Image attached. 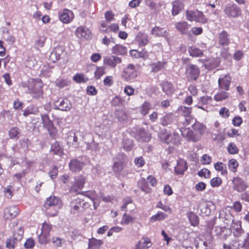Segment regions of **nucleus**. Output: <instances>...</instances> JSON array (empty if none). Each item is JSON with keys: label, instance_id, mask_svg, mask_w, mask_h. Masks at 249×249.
Masks as SVG:
<instances>
[{"label": "nucleus", "instance_id": "f257e3e1", "mask_svg": "<svg viewBox=\"0 0 249 249\" xmlns=\"http://www.w3.org/2000/svg\"><path fill=\"white\" fill-rule=\"evenodd\" d=\"M43 84L40 80L32 79L28 82L27 88L28 93L32 95L33 98L38 99L43 98Z\"/></svg>", "mask_w": 249, "mask_h": 249}, {"label": "nucleus", "instance_id": "f03ea898", "mask_svg": "<svg viewBox=\"0 0 249 249\" xmlns=\"http://www.w3.org/2000/svg\"><path fill=\"white\" fill-rule=\"evenodd\" d=\"M186 17L189 21H195L201 24L206 23L208 19L201 11L196 10H186Z\"/></svg>", "mask_w": 249, "mask_h": 249}, {"label": "nucleus", "instance_id": "7ed1b4c3", "mask_svg": "<svg viewBox=\"0 0 249 249\" xmlns=\"http://www.w3.org/2000/svg\"><path fill=\"white\" fill-rule=\"evenodd\" d=\"M41 118L43 127L47 130L51 137L54 138L57 133V129L49 116L47 114H41Z\"/></svg>", "mask_w": 249, "mask_h": 249}, {"label": "nucleus", "instance_id": "20e7f679", "mask_svg": "<svg viewBox=\"0 0 249 249\" xmlns=\"http://www.w3.org/2000/svg\"><path fill=\"white\" fill-rule=\"evenodd\" d=\"M138 75V71L133 64H130L124 69L122 77L124 81L129 82L134 80Z\"/></svg>", "mask_w": 249, "mask_h": 249}, {"label": "nucleus", "instance_id": "39448f33", "mask_svg": "<svg viewBox=\"0 0 249 249\" xmlns=\"http://www.w3.org/2000/svg\"><path fill=\"white\" fill-rule=\"evenodd\" d=\"M23 230L20 228L17 232H15L12 238L9 239L6 241V247L9 249H14L17 246L19 241L23 237Z\"/></svg>", "mask_w": 249, "mask_h": 249}, {"label": "nucleus", "instance_id": "423d86ee", "mask_svg": "<svg viewBox=\"0 0 249 249\" xmlns=\"http://www.w3.org/2000/svg\"><path fill=\"white\" fill-rule=\"evenodd\" d=\"M186 74L188 81H196L199 75L200 71L197 66L189 64L186 68Z\"/></svg>", "mask_w": 249, "mask_h": 249}, {"label": "nucleus", "instance_id": "0eeeda50", "mask_svg": "<svg viewBox=\"0 0 249 249\" xmlns=\"http://www.w3.org/2000/svg\"><path fill=\"white\" fill-rule=\"evenodd\" d=\"M179 130L182 137L188 141L196 142L200 139V135L195 133L190 128L182 127Z\"/></svg>", "mask_w": 249, "mask_h": 249}, {"label": "nucleus", "instance_id": "6e6552de", "mask_svg": "<svg viewBox=\"0 0 249 249\" xmlns=\"http://www.w3.org/2000/svg\"><path fill=\"white\" fill-rule=\"evenodd\" d=\"M232 188L238 193L244 192L248 187L247 182L242 178L236 177L232 179Z\"/></svg>", "mask_w": 249, "mask_h": 249}, {"label": "nucleus", "instance_id": "1a4fd4ad", "mask_svg": "<svg viewBox=\"0 0 249 249\" xmlns=\"http://www.w3.org/2000/svg\"><path fill=\"white\" fill-rule=\"evenodd\" d=\"M55 108L68 111L72 107L71 103L67 98H59L54 103Z\"/></svg>", "mask_w": 249, "mask_h": 249}, {"label": "nucleus", "instance_id": "9d476101", "mask_svg": "<svg viewBox=\"0 0 249 249\" xmlns=\"http://www.w3.org/2000/svg\"><path fill=\"white\" fill-rule=\"evenodd\" d=\"M162 141L167 143H173L177 144L179 142V136L176 132H173L170 134H163L160 136Z\"/></svg>", "mask_w": 249, "mask_h": 249}, {"label": "nucleus", "instance_id": "9b49d317", "mask_svg": "<svg viewBox=\"0 0 249 249\" xmlns=\"http://www.w3.org/2000/svg\"><path fill=\"white\" fill-rule=\"evenodd\" d=\"M86 178L83 175H78L75 177L74 181L71 187V190L73 192H77L78 190L82 189L86 182Z\"/></svg>", "mask_w": 249, "mask_h": 249}, {"label": "nucleus", "instance_id": "f8f14e48", "mask_svg": "<svg viewBox=\"0 0 249 249\" xmlns=\"http://www.w3.org/2000/svg\"><path fill=\"white\" fill-rule=\"evenodd\" d=\"M224 12L228 17L235 18L241 14L240 9L235 4L227 5Z\"/></svg>", "mask_w": 249, "mask_h": 249}, {"label": "nucleus", "instance_id": "ddd939ff", "mask_svg": "<svg viewBox=\"0 0 249 249\" xmlns=\"http://www.w3.org/2000/svg\"><path fill=\"white\" fill-rule=\"evenodd\" d=\"M231 78L229 74L221 75L218 79V86L221 89L228 90L229 89Z\"/></svg>", "mask_w": 249, "mask_h": 249}, {"label": "nucleus", "instance_id": "4468645a", "mask_svg": "<svg viewBox=\"0 0 249 249\" xmlns=\"http://www.w3.org/2000/svg\"><path fill=\"white\" fill-rule=\"evenodd\" d=\"M126 156L123 154L119 153L116 156V159L119 160V161H115L113 166V170L115 172H121L123 168V162L125 160Z\"/></svg>", "mask_w": 249, "mask_h": 249}, {"label": "nucleus", "instance_id": "2eb2a0df", "mask_svg": "<svg viewBox=\"0 0 249 249\" xmlns=\"http://www.w3.org/2000/svg\"><path fill=\"white\" fill-rule=\"evenodd\" d=\"M135 138L141 142H147L150 140V136L148 132L142 128L136 129Z\"/></svg>", "mask_w": 249, "mask_h": 249}, {"label": "nucleus", "instance_id": "dca6fc26", "mask_svg": "<svg viewBox=\"0 0 249 249\" xmlns=\"http://www.w3.org/2000/svg\"><path fill=\"white\" fill-rule=\"evenodd\" d=\"M230 43L229 35L225 31H222L218 36L217 44L221 47H225Z\"/></svg>", "mask_w": 249, "mask_h": 249}, {"label": "nucleus", "instance_id": "f3484780", "mask_svg": "<svg viewBox=\"0 0 249 249\" xmlns=\"http://www.w3.org/2000/svg\"><path fill=\"white\" fill-rule=\"evenodd\" d=\"M59 18L64 23H68L72 20L73 14L71 11L65 9L59 13Z\"/></svg>", "mask_w": 249, "mask_h": 249}, {"label": "nucleus", "instance_id": "a211bd4d", "mask_svg": "<svg viewBox=\"0 0 249 249\" xmlns=\"http://www.w3.org/2000/svg\"><path fill=\"white\" fill-rule=\"evenodd\" d=\"M121 62V58L114 55L106 56L104 58V64L112 68H115L118 64H120Z\"/></svg>", "mask_w": 249, "mask_h": 249}, {"label": "nucleus", "instance_id": "6ab92c4d", "mask_svg": "<svg viewBox=\"0 0 249 249\" xmlns=\"http://www.w3.org/2000/svg\"><path fill=\"white\" fill-rule=\"evenodd\" d=\"M75 35L77 37L84 38L87 39L91 37L89 30L84 26L78 27L75 32Z\"/></svg>", "mask_w": 249, "mask_h": 249}, {"label": "nucleus", "instance_id": "aec40b11", "mask_svg": "<svg viewBox=\"0 0 249 249\" xmlns=\"http://www.w3.org/2000/svg\"><path fill=\"white\" fill-rule=\"evenodd\" d=\"M230 227L231 232L236 237H240L244 233V231L242 228L241 222L240 221H236L235 222L231 223Z\"/></svg>", "mask_w": 249, "mask_h": 249}, {"label": "nucleus", "instance_id": "412c9836", "mask_svg": "<svg viewBox=\"0 0 249 249\" xmlns=\"http://www.w3.org/2000/svg\"><path fill=\"white\" fill-rule=\"evenodd\" d=\"M19 212V210L17 206H10L5 209L4 217L6 219H13L18 215Z\"/></svg>", "mask_w": 249, "mask_h": 249}, {"label": "nucleus", "instance_id": "4be33fe9", "mask_svg": "<svg viewBox=\"0 0 249 249\" xmlns=\"http://www.w3.org/2000/svg\"><path fill=\"white\" fill-rule=\"evenodd\" d=\"M84 165V163L83 162L77 159L71 160L69 164L70 170L73 172L80 171L83 167Z\"/></svg>", "mask_w": 249, "mask_h": 249}, {"label": "nucleus", "instance_id": "5701e85b", "mask_svg": "<svg viewBox=\"0 0 249 249\" xmlns=\"http://www.w3.org/2000/svg\"><path fill=\"white\" fill-rule=\"evenodd\" d=\"M151 34L157 37H163L166 39L168 38V32L164 28L159 26H155L151 31Z\"/></svg>", "mask_w": 249, "mask_h": 249}, {"label": "nucleus", "instance_id": "b1692460", "mask_svg": "<svg viewBox=\"0 0 249 249\" xmlns=\"http://www.w3.org/2000/svg\"><path fill=\"white\" fill-rule=\"evenodd\" d=\"M176 29L182 35H187L188 33V30L190 26L186 21H181L175 24Z\"/></svg>", "mask_w": 249, "mask_h": 249}, {"label": "nucleus", "instance_id": "393cba45", "mask_svg": "<svg viewBox=\"0 0 249 249\" xmlns=\"http://www.w3.org/2000/svg\"><path fill=\"white\" fill-rule=\"evenodd\" d=\"M84 204L83 201L80 198H77L72 200L70 204L71 212L73 213H75L76 212H78L80 207Z\"/></svg>", "mask_w": 249, "mask_h": 249}, {"label": "nucleus", "instance_id": "a878e982", "mask_svg": "<svg viewBox=\"0 0 249 249\" xmlns=\"http://www.w3.org/2000/svg\"><path fill=\"white\" fill-rule=\"evenodd\" d=\"M167 63L165 61H157L150 64L151 71L154 73L163 70L166 66Z\"/></svg>", "mask_w": 249, "mask_h": 249}, {"label": "nucleus", "instance_id": "bb28decb", "mask_svg": "<svg viewBox=\"0 0 249 249\" xmlns=\"http://www.w3.org/2000/svg\"><path fill=\"white\" fill-rule=\"evenodd\" d=\"M136 40L140 46H144L148 43V36L145 33L139 32L136 36Z\"/></svg>", "mask_w": 249, "mask_h": 249}, {"label": "nucleus", "instance_id": "cd10ccee", "mask_svg": "<svg viewBox=\"0 0 249 249\" xmlns=\"http://www.w3.org/2000/svg\"><path fill=\"white\" fill-rule=\"evenodd\" d=\"M60 202V200L58 197L55 196H51L46 199L44 207L46 209H48L50 207L58 205Z\"/></svg>", "mask_w": 249, "mask_h": 249}, {"label": "nucleus", "instance_id": "c85d7f7f", "mask_svg": "<svg viewBox=\"0 0 249 249\" xmlns=\"http://www.w3.org/2000/svg\"><path fill=\"white\" fill-rule=\"evenodd\" d=\"M187 168L186 162L181 160L178 162L177 166L175 167V171L177 174L182 175Z\"/></svg>", "mask_w": 249, "mask_h": 249}, {"label": "nucleus", "instance_id": "c756f323", "mask_svg": "<svg viewBox=\"0 0 249 249\" xmlns=\"http://www.w3.org/2000/svg\"><path fill=\"white\" fill-rule=\"evenodd\" d=\"M152 245L148 238H143L142 241H140L135 246V249H148Z\"/></svg>", "mask_w": 249, "mask_h": 249}, {"label": "nucleus", "instance_id": "7c9ffc66", "mask_svg": "<svg viewBox=\"0 0 249 249\" xmlns=\"http://www.w3.org/2000/svg\"><path fill=\"white\" fill-rule=\"evenodd\" d=\"M103 242L101 240L91 238L89 239L88 243V249H98L103 245Z\"/></svg>", "mask_w": 249, "mask_h": 249}, {"label": "nucleus", "instance_id": "2f4dec72", "mask_svg": "<svg viewBox=\"0 0 249 249\" xmlns=\"http://www.w3.org/2000/svg\"><path fill=\"white\" fill-rule=\"evenodd\" d=\"M161 86L163 91L167 95H171L174 92V87L171 83L167 81L163 82L161 84Z\"/></svg>", "mask_w": 249, "mask_h": 249}, {"label": "nucleus", "instance_id": "473e14b6", "mask_svg": "<svg viewBox=\"0 0 249 249\" xmlns=\"http://www.w3.org/2000/svg\"><path fill=\"white\" fill-rule=\"evenodd\" d=\"M172 14L173 16L178 15L183 8V4L178 0H176L172 2Z\"/></svg>", "mask_w": 249, "mask_h": 249}, {"label": "nucleus", "instance_id": "72a5a7b5", "mask_svg": "<svg viewBox=\"0 0 249 249\" xmlns=\"http://www.w3.org/2000/svg\"><path fill=\"white\" fill-rule=\"evenodd\" d=\"M174 116L171 114H167L165 116H163L160 119V123L163 126H167L168 124H170L174 120Z\"/></svg>", "mask_w": 249, "mask_h": 249}, {"label": "nucleus", "instance_id": "f704fd0d", "mask_svg": "<svg viewBox=\"0 0 249 249\" xmlns=\"http://www.w3.org/2000/svg\"><path fill=\"white\" fill-rule=\"evenodd\" d=\"M188 52L190 55L193 57H201L203 54V52L199 49L195 47H190Z\"/></svg>", "mask_w": 249, "mask_h": 249}, {"label": "nucleus", "instance_id": "c9c22d12", "mask_svg": "<svg viewBox=\"0 0 249 249\" xmlns=\"http://www.w3.org/2000/svg\"><path fill=\"white\" fill-rule=\"evenodd\" d=\"M139 187L144 192L149 193L151 192V189L148 186L147 182L144 178H141L138 182Z\"/></svg>", "mask_w": 249, "mask_h": 249}, {"label": "nucleus", "instance_id": "e433bc0d", "mask_svg": "<svg viewBox=\"0 0 249 249\" xmlns=\"http://www.w3.org/2000/svg\"><path fill=\"white\" fill-rule=\"evenodd\" d=\"M225 215L224 220L223 221L225 225L228 226L231 222H235L233 217L230 213H225L224 211L220 212L219 213V218H222V215Z\"/></svg>", "mask_w": 249, "mask_h": 249}, {"label": "nucleus", "instance_id": "4c0bfd02", "mask_svg": "<svg viewBox=\"0 0 249 249\" xmlns=\"http://www.w3.org/2000/svg\"><path fill=\"white\" fill-rule=\"evenodd\" d=\"M215 169L218 171H220L221 175H226L228 173L226 165L221 162H217L214 164Z\"/></svg>", "mask_w": 249, "mask_h": 249}, {"label": "nucleus", "instance_id": "58836bf2", "mask_svg": "<svg viewBox=\"0 0 249 249\" xmlns=\"http://www.w3.org/2000/svg\"><path fill=\"white\" fill-rule=\"evenodd\" d=\"M122 144L124 149L127 151L131 150L133 147L132 141L127 138H123Z\"/></svg>", "mask_w": 249, "mask_h": 249}, {"label": "nucleus", "instance_id": "ea45409f", "mask_svg": "<svg viewBox=\"0 0 249 249\" xmlns=\"http://www.w3.org/2000/svg\"><path fill=\"white\" fill-rule=\"evenodd\" d=\"M20 133V130L18 127H13L10 129L9 131V136L11 139L17 140L18 139V135Z\"/></svg>", "mask_w": 249, "mask_h": 249}, {"label": "nucleus", "instance_id": "a19ab883", "mask_svg": "<svg viewBox=\"0 0 249 249\" xmlns=\"http://www.w3.org/2000/svg\"><path fill=\"white\" fill-rule=\"evenodd\" d=\"M192 127L195 130L199 132V135L200 136L203 135L205 133L206 129V126L198 122L195 123L192 125Z\"/></svg>", "mask_w": 249, "mask_h": 249}, {"label": "nucleus", "instance_id": "79ce46f5", "mask_svg": "<svg viewBox=\"0 0 249 249\" xmlns=\"http://www.w3.org/2000/svg\"><path fill=\"white\" fill-rule=\"evenodd\" d=\"M178 113L182 115L183 117L191 115L192 107L181 106L178 108Z\"/></svg>", "mask_w": 249, "mask_h": 249}, {"label": "nucleus", "instance_id": "37998d69", "mask_svg": "<svg viewBox=\"0 0 249 249\" xmlns=\"http://www.w3.org/2000/svg\"><path fill=\"white\" fill-rule=\"evenodd\" d=\"M61 51L60 48H56L51 53L50 57L53 62H55L60 59L61 54L60 53Z\"/></svg>", "mask_w": 249, "mask_h": 249}, {"label": "nucleus", "instance_id": "c03bdc74", "mask_svg": "<svg viewBox=\"0 0 249 249\" xmlns=\"http://www.w3.org/2000/svg\"><path fill=\"white\" fill-rule=\"evenodd\" d=\"M167 214H164L161 212H158L155 215H153L151 217V221L155 222L156 221H160L165 219L167 217Z\"/></svg>", "mask_w": 249, "mask_h": 249}, {"label": "nucleus", "instance_id": "a18cd8bd", "mask_svg": "<svg viewBox=\"0 0 249 249\" xmlns=\"http://www.w3.org/2000/svg\"><path fill=\"white\" fill-rule=\"evenodd\" d=\"M65 240L58 237H53L52 238V243L53 246L56 248H60L62 247V245L65 243Z\"/></svg>", "mask_w": 249, "mask_h": 249}, {"label": "nucleus", "instance_id": "49530a36", "mask_svg": "<svg viewBox=\"0 0 249 249\" xmlns=\"http://www.w3.org/2000/svg\"><path fill=\"white\" fill-rule=\"evenodd\" d=\"M112 50L114 53L117 54H124L126 53L125 47L119 45H116L113 47Z\"/></svg>", "mask_w": 249, "mask_h": 249}, {"label": "nucleus", "instance_id": "de8ad7c7", "mask_svg": "<svg viewBox=\"0 0 249 249\" xmlns=\"http://www.w3.org/2000/svg\"><path fill=\"white\" fill-rule=\"evenodd\" d=\"M51 151L53 152L54 154L57 155H59L62 153V148L58 142H55L52 144Z\"/></svg>", "mask_w": 249, "mask_h": 249}, {"label": "nucleus", "instance_id": "09e8293b", "mask_svg": "<svg viewBox=\"0 0 249 249\" xmlns=\"http://www.w3.org/2000/svg\"><path fill=\"white\" fill-rule=\"evenodd\" d=\"M106 73V68L104 67H97L94 72V77L99 79Z\"/></svg>", "mask_w": 249, "mask_h": 249}, {"label": "nucleus", "instance_id": "8fccbe9b", "mask_svg": "<svg viewBox=\"0 0 249 249\" xmlns=\"http://www.w3.org/2000/svg\"><path fill=\"white\" fill-rule=\"evenodd\" d=\"M229 94L225 91H221L217 93L214 97V99L216 101H221L226 99L229 97Z\"/></svg>", "mask_w": 249, "mask_h": 249}, {"label": "nucleus", "instance_id": "3c124183", "mask_svg": "<svg viewBox=\"0 0 249 249\" xmlns=\"http://www.w3.org/2000/svg\"><path fill=\"white\" fill-rule=\"evenodd\" d=\"M73 79L78 83H86L88 80V78H85L84 75L82 73H76L73 76Z\"/></svg>", "mask_w": 249, "mask_h": 249}, {"label": "nucleus", "instance_id": "603ef678", "mask_svg": "<svg viewBox=\"0 0 249 249\" xmlns=\"http://www.w3.org/2000/svg\"><path fill=\"white\" fill-rule=\"evenodd\" d=\"M73 131L70 132L68 134L67 139V144L69 147L72 146L74 148L78 147V143H74L72 139Z\"/></svg>", "mask_w": 249, "mask_h": 249}, {"label": "nucleus", "instance_id": "864d4df0", "mask_svg": "<svg viewBox=\"0 0 249 249\" xmlns=\"http://www.w3.org/2000/svg\"><path fill=\"white\" fill-rule=\"evenodd\" d=\"M227 150L230 154L234 155L238 153V148L233 142H230L228 146Z\"/></svg>", "mask_w": 249, "mask_h": 249}, {"label": "nucleus", "instance_id": "5fc2aeb1", "mask_svg": "<svg viewBox=\"0 0 249 249\" xmlns=\"http://www.w3.org/2000/svg\"><path fill=\"white\" fill-rule=\"evenodd\" d=\"M218 63L216 59H212L208 61V63L204 65L205 67L208 69H212L218 66Z\"/></svg>", "mask_w": 249, "mask_h": 249}, {"label": "nucleus", "instance_id": "6e6d98bb", "mask_svg": "<svg viewBox=\"0 0 249 249\" xmlns=\"http://www.w3.org/2000/svg\"><path fill=\"white\" fill-rule=\"evenodd\" d=\"M46 37L44 36H40L36 40L35 43V47L36 48L38 49L42 47L45 43Z\"/></svg>", "mask_w": 249, "mask_h": 249}, {"label": "nucleus", "instance_id": "4d7b16f0", "mask_svg": "<svg viewBox=\"0 0 249 249\" xmlns=\"http://www.w3.org/2000/svg\"><path fill=\"white\" fill-rule=\"evenodd\" d=\"M150 109V104L148 102H144L141 107V112L143 115H145L148 113Z\"/></svg>", "mask_w": 249, "mask_h": 249}, {"label": "nucleus", "instance_id": "13d9d810", "mask_svg": "<svg viewBox=\"0 0 249 249\" xmlns=\"http://www.w3.org/2000/svg\"><path fill=\"white\" fill-rule=\"evenodd\" d=\"M228 166L229 169L233 172L236 171V169L238 166V163L237 160L235 159H231L229 161Z\"/></svg>", "mask_w": 249, "mask_h": 249}, {"label": "nucleus", "instance_id": "bf43d9fd", "mask_svg": "<svg viewBox=\"0 0 249 249\" xmlns=\"http://www.w3.org/2000/svg\"><path fill=\"white\" fill-rule=\"evenodd\" d=\"M145 3L147 6L151 8L152 10H157L159 7H161V4L160 3H156L155 2L150 0H146Z\"/></svg>", "mask_w": 249, "mask_h": 249}, {"label": "nucleus", "instance_id": "052dcab7", "mask_svg": "<svg viewBox=\"0 0 249 249\" xmlns=\"http://www.w3.org/2000/svg\"><path fill=\"white\" fill-rule=\"evenodd\" d=\"M222 180L220 178L215 177L211 180L210 184L213 187H217L221 185Z\"/></svg>", "mask_w": 249, "mask_h": 249}, {"label": "nucleus", "instance_id": "680f3d73", "mask_svg": "<svg viewBox=\"0 0 249 249\" xmlns=\"http://www.w3.org/2000/svg\"><path fill=\"white\" fill-rule=\"evenodd\" d=\"M122 99L118 96L114 97L111 101V105L114 107H119L122 105Z\"/></svg>", "mask_w": 249, "mask_h": 249}, {"label": "nucleus", "instance_id": "e2e57ef3", "mask_svg": "<svg viewBox=\"0 0 249 249\" xmlns=\"http://www.w3.org/2000/svg\"><path fill=\"white\" fill-rule=\"evenodd\" d=\"M197 175L200 177L208 178L210 177V171L207 168H203L198 171Z\"/></svg>", "mask_w": 249, "mask_h": 249}, {"label": "nucleus", "instance_id": "0e129e2a", "mask_svg": "<svg viewBox=\"0 0 249 249\" xmlns=\"http://www.w3.org/2000/svg\"><path fill=\"white\" fill-rule=\"evenodd\" d=\"M51 230V226L50 224L46 223H44L42 224L41 233L48 236Z\"/></svg>", "mask_w": 249, "mask_h": 249}, {"label": "nucleus", "instance_id": "69168bd1", "mask_svg": "<svg viewBox=\"0 0 249 249\" xmlns=\"http://www.w3.org/2000/svg\"><path fill=\"white\" fill-rule=\"evenodd\" d=\"M134 217L124 213L123 215L122 223L125 225H127L130 223H132L134 221Z\"/></svg>", "mask_w": 249, "mask_h": 249}, {"label": "nucleus", "instance_id": "338daca9", "mask_svg": "<svg viewBox=\"0 0 249 249\" xmlns=\"http://www.w3.org/2000/svg\"><path fill=\"white\" fill-rule=\"evenodd\" d=\"M104 85L107 87H110L113 84V77L112 76H107L103 81Z\"/></svg>", "mask_w": 249, "mask_h": 249}, {"label": "nucleus", "instance_id": "774afa93", "mask_svg": "<svg viewBox=\"0 0 249 249\" xmlns=\"http://www.w3.org/2000/svg\"><path fill=\"white\" fill-rule=\"evenodd\" d=\"M35 244V241L32 238H29L25 242L24 246L26 249H32L34 247Z\"/></svg>", "mask_w": 249, "mask_h": 249}]
</instances>
